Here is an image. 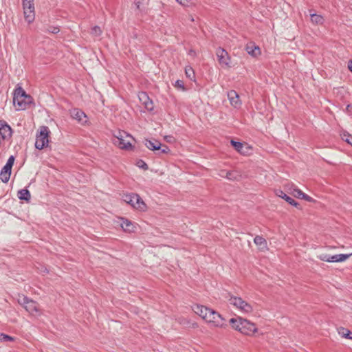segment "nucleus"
<instances>
[{
  "mask_svg": "<svg viewBox=\"0 0 352 352\" xmlns=\"http://www.w3.org/2000/svg\"><path fill=\"white\" fill-rule=\"evenodd\" d=\"M13 102L17 110H23L32 102V98L19 87L14 90Z\"/></svg>",
  "mask_w": 352,
  "mask_h": 352,
  "instance_id": "nucleus-1",
  "label": "nucleus"
},
{
  "mask_svg": "<svg viewBox=\"0 0 352 352\" xmlns=\"http://www.w3.org/2000/svg\"><path fill=\"white\" fill-rule=\"evenodd\" d=\"M230 305L243 313H250L252 311V307L241 297L233 296L230 294L226 297Z\"/></svg>",
  "mask_w": 352,
  "mask_h": 352,
  "instance_id": "nucleus-2",
  "label": "nucleus"
},
{
  "mask_svg": "<svg viewBox=\"0 0 352 352\" xmlns=\"http://www.w3.org/2000/svg\"><path fill=\"white\" fill-rule=\"evenodd\" d=\"M114 144L119 148L124 150H130L132 148V144L128 138L134 140L133 138L128 133L124 131H119L115 135Z\"/></svg>",
  "mask_w": 352,
  "mask_h": 352,
  "instance_id": "nucleus-3",
  "label": "nucleus"
},
{
  "mask_svg": "<svg viewBox=\"0 0 352 352\" xmlns=\"http://www.w3.org/2000/svg\"><path fill=\"white\" fill-rule=\"evenodd\" d=\"M50 130L47 126H42L36 136L35 147L41 150L48 146Z\"/></svg>",
  "mask_w": 352,
  "mask_h": 352,
  "instance_id": "nucleus-4",
  "label": "nucleus"
},
{
  "mask_svg": "<svg viewBox=\"0 0 352 352\" xmlns=\"http://www.w3.org/2000/svg\"><path fill=\"white\" fill-rule=\"evenodd\" d=\"M122 199L124 202L135 209L142 211L146 209V204L138 194L131 193L124 195Z\"/></svg>",
  "mask_w": 352,
  "mask_h": 352,
  "instance_id": "nucleus-5",
  "label": "nucleus"
},
{
  "mask_svg": "<svg viewBox=\"0 0 352 352\" xmlns=\"http://www.w3.org/2000/svg\"><path fill=\"white\" fill-rule=\"evenodd\" d=\"M17 300L30 314L34 315L39 314L38 305L36 301L30 299L24 295L19 296Z\"/></svg>",
  "mask_w": 352,
  "mask_h": 352,
  "instance_id": "nucleus-6",
  "label": "nucleus"
},
{
  "mask_svg": "<svg viewBox=\"0 0 352 352\" xmlns=\"http://www.w3.org/2000/svg\"><path fill=\"white\" fill-rule=\"evenodd\" d=\"M206 322L211 323L216 327H222L225 325V319L221 314L213 309L208 314Z\"/></svg>",
  "mask_w": 352,
  "mask_h": 352,
  "instance_id": "nucleus-7",
  "label": "nucleus"
},
{
  "mask_svg": "<svg viewBox=\"0 0 352 352\" xmlns=\"http://www.w3.org/2000/svg\"><path fill=\"white\" fill-rule=\"evenodd\" d=\"M240 327V332L248 336L252 335L257 331V327L254 323L243 318Z\"/></svg>",
  "mask_w": 352,
  "mask_h": 352,
  "instance_id": "nucleus-8",
  "label": "nucleus"
},
{
  "mask_svg": "<svg viewBox=\"0 0 352 352\" xmlns=\"http://www.w3.org/2000/svg\"><path fill=\"white\" fill-rule=\"evenodd\" d=\"M216 55L219 64L222 67H230V57L223 48L219 47L217 49Z\"/></svg>",
  "mask_w": 352,
  "mask_h": 352,
  "instance_id": "nucleus-9",
  "label": "nucleus"
},
{
  "mask_svg": "<svg viewBox=\"0 0 352 352\" xmlns=\"http://www.w3.org/2000/svg\"><path fill=\"white\" fill-rule=\"evenodd\" d=\"M12 130L8 123L3 120H0V138L1 140H8L11 138Z\"/></svg>",
  "mask_w": 352,
  "mask_h": 352,
  "instance_id": "nucleus-10",
  "label": "nucleus"
},
{
  "mask_svg": "<svg viewBox=\"0 0 352 352\" xmlns=\"http://www.w3.org/2000/svg\"><path fill=\"white\" fill-rule=\"evenodd\" d=\"M23 14L25 20L30 24L32 23L35 19L34 4L23 5Z\"/></svg>",
  "mask_w": 352,
  "mask_h": 352,
  "instance_id": "nucleus-11",
  "label": "nucleus"
},
{
  "mask_svg": "<svg viewBox=\"0 0 352 352\" xmlns=\"http://www.w3.org/2000/svg\"><path fill=\"white\" fill-rule=\"evenodd\" d=\"M139 99L144 106L145 109L148 111H152L154 109V105L152 100H151L145 92H142L139 95Z\"/></svg>",
  "mask_w": 352,
  "mask_h": 352,
  "instance_id": "nucleus-12",
  "label": "nucleus"
},
{
  "mask_svg": "<svg viewBox=\"0 0 352 352\" xmlns=\"http://www.w3.org/2000/svg\"><path fill=\"white\" fill-rule=\"evenodd\" d=\"M70 115L72 118L76 120L78 122L83 124L87 122L86 114L79 109H73L70 111Z\"/></svg>",
  "mask_w": 352,
  "mask_h": 352,
  "instance_id": "nucleus-13",
  "label": "nucleus"
},
{
  "mask_svg": "<svg viewBox=\"0 0 352 352\" xmlns=\"http://www.w3.org/2000/svg\"><path fill=\"white\" fill-rule=\"evenodd\" d=\"M120 225L124 231L128 232H133L135 230V224L130 220L121 218Z\"/></svg>",
  "mask_w": 352,
  "mask_h": 352,
  "instance_id": "nucleus-14",
  "label": "nucleus"
},
{
  "mask_svg": "<svg viewBox=\"0 0 352 352\" xmlns=\"http://www.w3.org/2000/svg\"><path fill=\"white\" fill-rule=\"evenodd\" d=\"M228 98L232 106L234 107H238L240 106L241 101L239 100V96L236 91L230 90L228 91Z\"/></svg>",
  "mask_w": 352,
  "mask_h": 352,
  "instance_id": "nucleus-15",
  "label": "nucleus"
},
{
  "mask_svg": "<svg viewBox=\"0 0 352 352\" xmlns=\"http://www.w3.org/2000/svg\"><path fill=\"white\" fill-rule=\"evenodd\" d=\"M245 50L248 54L253 57H257L261 54L259 47L254 43H248L245 46Z\"/></svg>",
  "mask_w": 352,
  "mask_h": 352,
  "instance_id": "nucleus-16",
  "label": "nucleus"
},
{
  "mask_svg": "<svg viewBox=\"0 0 352 352\" xmlns=\"http://www.w3.org/2000/svg\"><path fill=\"white\" fill-rule=\"evenodd\" d=\"M211 310L212 309L201 305H197L194 309L195 312L206 321L207 320V316L210 314Z\"/></svg>",
  "mask_w": 352,
  "mask_h": 352,
  "instance_id": "nucleus-17",
  "label": "nucleus"
},
{
  "mask_svg": "<svg viewBox=\"0 0 352 352\" xmlns=\"http://www.w3.org/2000/svg\"><path fill=\"white\" fill-rule=\"evenodd\" d=\"M12 167L5 165L0 173V178L3 183H7L11 175Z\"/></svg>",
  "mask_w": 352,
  "mask_h": 352,
  "instance_id": "nucleus-18",
  "label": "nucleus"
},
{
  "mask_svg": "<svg viewBox=\"0 0 352 352\" xmlns=\"http://www.w3.org/2000/svg\"><path fill=\"white\" fill-rule=\"evenodd\" d=\"M276 195L284 199L288 204H289L292 206H294L296 208L299 206V204L294 199H292L291 197L286 195L283 190H278L276 191Z\"/></svg>",
  "mask_w": 352,
  "mask_h": 352,
  "instance_id": "nucleus-19",
  "label": "nucleus"
},
{
  "mask_svg": "<svg viewBox=\"0 0 352 352\" xmlns=\"http://www.w3.org/2000/svg\"><path fill=\"white\" fill-rule=\"evenodd\" d=\"M145 146L151 151H160V146H162L161 143L156 140H145Z\"/></svg>",
  "mask_w": 352,
  "mask_h": 352,
  "instance_id": "nucleus-20",
  "label": "nucleus"
},
{
  "mask_svg": "<svg viewBox=\"0 0 352 352\" xmlns=\"http://www.w3.org/2000/svg\"><path fill=\"white\" fill-rule=\"evenodd\" d=\"M254 242L261 250H266L267 248L266 240L261 236H256L254 239Z\"/></svg>",
  "mask_w": 352,
  "mask_h": 352,
  "instance_id": "nucleus-21",
  "label": "nucleus"
},
{
  "mask_svg": "<svg viewBox=\"0 0 352 352\" xmlns=\"http://www.w3.org/2000/svg\"><path fill=\"white\" fill-rule=\"evenodd\" d=\"M352 255V254H339L331 256V263H337V262H342L346 260L349 256Z\"/></svg>",
  "mask_w": 352,
  "mask_h": 352,
  "instance_id": "nucleus-22",
  "label": "nucleus"
},
{
  "mask_svg": "<svg viewBox=\"0 0 352 352\" xmlns=\"http://www.w3.org/2000/svg\"><path fill=\"white\" fill-rule=\"evenodd\" d=\"M243 318L241 317L237 318H232L230 320V324L232 325V327L236 330L240 331L241 329V323H242Z\"/></svg>",
  "mask_w": 352,
  "mask_h": 352,
  "instance_id": "nucleus-23",
  "label": "nucleus"
},
{
  "mask_svg": "<svg viewBox=\"0 0 352 352\" xmlns=\"http://www.w3.org/2000/svg\"><path fill=\"white\" fill-rule=\"evenodd\" d=\"M18 197L21 200L28 201L31 198L30 192L27 189H21L18 192Z\"/></svg>",
  "mask_w": 352,
  "mask_h": 352,
  "instance_id": "nucleus-24",
  "label": "nucleus"
},
{
  "mask_svg": "<svg viewBox=\"0 0 352 352\" xmlns=\"http://www.w3.org/2000/svg\"><path fill=\"white\" fill-rule=\"evenodd\" d=\"M311 21L313 23L315 24H322L324 22V19L322 16L317 14H310Z\"/></svg>",
  "mask_w": 352,
  "mask_h": 352,
  "instance_id": "nucleus-25",
  "label": "nucleus"
},
{
  "mask_svg": "<svg viewBox=\"0 0 352 352\" xmlns=\"http://www.w3.org/2000/svg\"><path fill=\"white\" fill-rule=\"evenodd\" d=\"M338 333L343 338L352 339V336H351V332L345 328H340L338 330Z\"/></svg>",
  "mask_w": 352,
  "mask_h": 352,
  "instance_id": "nucleus-26",
  "label": "nucleus"
},
{
  "mask_svg": "<svg viewBox=\"0 0 352 352\" xmlns=\"http://www.w3.org/2000/svg\"><path fill=\"white\" fill-rule=\"evenodd\" d=\"M185 74H186V77L188 78L189 79H190V80L195 79V72H194L193 69L191 67H190V66L186 67Z\"/></svg>",
  "mask_w": 352,
  "mask_h": 352,
  "instance_id": "nucleus-27",
  "label": "nucleus"
},
{
  "mask_svg": "<svg viewBox=\"0 0 352 352\" xmlns=\"http://www.w3.org/2000/svg\"><path fill=\"white\" fill-rule=\"evenodd\" d=\"M174 87L177 89L182 91H186L187 90V89L184 86V83L183 80H177L174 84Z\"/></svg>",
  "mask_w": 352,
  "mask_h": 352,
  "instance_id": "nucleus-28",
  "label": "nucleus"
},
{
  "mask_svg": "<svg viewBox=\"0 0 352 352\" xmlns=\"http://www.w3.org/2000/svg\"><path fill=\"white\" fill-rule=\"evenodd\" d=\"M231 144L233 146V147L239 153H242V149L243 148V144L240 142H236L234 140H231L230 142Z\"/></svg>",
  "mask_w": 352,
  "mask_h": 352,
  "instance_id": "nucleus-29",
  "label": "nucleus"
},
{
  "mask_svg": "<svg viewBox=\"0 0 352 352\" xmlns=\"http://www.w3.org/2000/svg\"><path fill=\"white\" fill-rule=\"evenodd\" d=\"M342 139L352 146V135L344 131L341 134Z\"/></svg>",
  "mask_w": 352,
  "mask_h": 352,
  "instance_id": "nucleus-30",
  "label": "nucleus"
},
{
  "mask_svg": "<svg viewBox=\"0 0 352 352\" xmlns=\"http://www.w3.org/2000/svg\"><path fill=\"white\" fill-rule=\"evenodd\" d=\"M292 195L294 196L296 198L298 199H302V195H305V193L300 190V189L295 187L293 190L291 192Z\"/></svg>",
  "mask_w": 352,
  "mask_h": 352,
  "instance_id": "nucleus-31",
  "label": "nucleus"
},
{
  "mask_svg": "<svg viewBox=\"0 0 352 352\" xmlns=\"http://www.w3.org/2000/svg\"><path fill=\"white\" fill-rule=\"evenodd\" d=\"M177 3L183 6H190L195 3V0H176Z\"/></svg>",
  "mask_w": 352,
  "mask_h": 352,
  "instance_id": "nucleus-32",
  "label": "nucleus"
},
{
  "mask_svg": "<svg viewBox=\"0 0 352 352\" xmlns=\"http://www.w3.org/2000/svg\"><path fill=\"white\" fill-rule=\"evenodd\" d=\"M238 175L234 171H227L225 177L229 180H235Z\"/></svg>",
  "mask_w": 352,
  "mask_h": 352,
  "instance_id": "nucleus-33",
  "label": "nucleus"
},
{
  "mask_svg": "<svg viewBox=\"0 0 352 352\" xmlns=\"http://www.w3.org/2000/svg\"><path fill=\"white\" fill-rule=\"evenodd\" d=\"M91 34L94 36H99L102 34V30L99 26H94L91 30Z\"/></svg>",
  "mask_w": 352,
  "mask_h": 352,
  "instance_id": "nucleus-34",
  "label": "nucleus"
},
{
  "mask_svg": "<svg viewBox=\"0 0 352 352\" xmlns=\"http://www.w3.org/2000/svg\"><path fill=\"white\" fill-rule=\"evenodd\" d=\"M13 340H14V338L8 335H6L4 333L0 334V341L1 342H6L13 341Z\"/></svg>",
  "mask_w": 352,
  "mask_h": 352,
  "instance_id": "nucleus-35",
  "label": "nucleus"
},
{
  "mask_svg": "<svg viewBox=\"0 0 352 352\" xmlns=\"http://www.w3.org/2000/svg\"><path fill=\"white\" fill-rule=\"evenodd\" d=\"M46 32L57 34L60 32V29L58 26H50L46 30Z\"/></svg>",
  "mask_w": 352,
  "mask_h": 352,
  "instance_id": "nucleus-36",
  "label": "nucleus"
},
{
  "mask_svg": "<svg viewBox=\"0 0 352 352\" xmlns=\"http://www.w3.org/2000/svg\"><path fill=\"white\" fill-rule=\"evenodd\" d=\"M318 258L322 261L331 262V255L327 254H321L318 256Z\"/></svg>",
  "mask_w": 352,
  "mask_h": 352,
  "instance_id": "nucleus-37",
  "label": "nucleus"
},
{
  "mask_svg": "<svg viewBox=\"0 0 352 352\" xmlns=\"http://www.w3.org/2000/svg\"><path fill=\"white\" fill-rule=\"evenodd\" d=\"M137 165L138 167H140L144 170L148 169V165L142 160H140L139 162H138Z\"/></svg>",
  "mask_w": 352,
  "mask_h": 352,
  "instance_id": "nucleus-38",
  "label": "nucleus"
},
{
  "mask_svg": "<svg viewBox=\"0 0 352 352\" xmlns=\"http://www.w3.org/2000/svg\"><path fill=\"white\" fill-rule=\"evenodd\" d=\"M14 157L13 155H11L7 162H6V165L10 166V167H12L13 164H14Z\"/></svg>",
  "mask_w": 352,
  "mask_h": 352,
  "instance_id": "nucleus-39",
  "label": "nucleus"
},
{
  "mask_svg": "<svg viewBox=\"0 0 352 352\" xmlns=\"http://www.w3.org/2000/svg\"><path fill=\"white\" fill-rule=\"evenodd\" d=\"M158 151L160 153H168L170 149L167 146H163L162 148L160 147V150Z\"/></svg>",
  "mask_w": 352,
  "mask_h": 352,
  "instance_id": "nucleus-40",
  "label": "nucleus"
},
{
  "mask_svg": "<svg viewBox=\"0 0 352 352\" xmlns=\"http://www.w3.org/2000/svg\"><path fill=\"white\" fill-rule=\"evenodd\" d=\"M302 199L306 200V201H307L309 202L314 201V199L312 197H311L310 196L307 195L305 193L304 195H302Z\"/></svg>",
  "mask_w": 352,
  "mask_h": 352,
  "instance_id": "nucleus-41",
  "label": "nucleus"
},
{
  "mask_svg": "<svg viewBox=\"0 0 352 352\" xmlns=\"http://www.w3.org/2000/svg\"><path fill=\"white\" fill-rule=\"evenodd\" d=\"M226 175V170H221L219 173V175L221 177H225Z\"/></svg>",
  "mask_w": 352,
  "mask_h": 352,
  "instance_id": "nucleus-42",
  "label": "nucleus"
},
{
  "mask_svg": "<svg viewBox=\"0 0 352 352\" xmlns=\"http://www.w3.org/2000/svg\"><path fill=\"white\" fill-rule=\"evenodd\" d=\"M23 5H28V4H32L33 3V0H22Z\"/></svg>",
  "mask_w": 352,
  "mask_h": 352,
  "instance_id": "nucleus-43",
  "label": "nucleus"
},
{
  "mask_svg": "<svg viewBox=\"0 0 352 352\" xmlns=\"http://www.w3.org/2000/svg\"><path fill=\"white\" fill-rule=\"evenodd\" d=\"M349 69L352 72V60H350L348 65Z\"/></svg>",
  "mask_w": 352,
  "mask_h": 352,
  "instance_id": "nucleus-44",
  "label": "nucleus"
},
{
  "mask_svg": "<svg viewBox=\"0 0 352 352\" xmlns=\"http://www.w3.org/2000/svg\"><path fill=\"white\" fill-rule=\"evenodd\" d=\"M172 138H173V137H172V136H166V140H167L168 142H170V139H172Z\"/></svg>",
  "mask_w": 352,
  "mask_h": 352,
  "instance_id": "nucleus-45",
  "label": "nucleus"
},
{
  "mask_svg": "<svg viewBox=\"0 0 352 352\" xmlns=\"http://www.w3.org/2000/svg\"><path fill=\"white\" fill-rule=\"evenodd\" d=\"M137 8H139L140 6V2H137L136 3Z\"/></svg>",
  "mask_w": 352,
  "mask_h": 352,
  "instance_id": "nucleus-46",
  "label": "nucleus"
},
{
  "mask_svg": "<svg viewBox=\"0 0 352 352\" xmlns=\"http://www.w3.org/2000/svg\"><path fill=\"white\" fill-rule=\"evenodd\" d=\"M190 21H194L193 17H192V16L190 17Z\"/></svg>",
  "mask_w": 352,
  "mask_h": 352,
  "instance_id": "nucleus-47",
  "label": "nucleus"
},
{
  "mask_svg": "<svg viewBox=\"0 0 352 352\" xmlns=\"http://www.w3.org/2000/svg\"><path fill=\"white\" fill-rule=\"evenodd\" d=\"M292 187H294L292 189H294L296 186H294V185H292ZM290 190L292 191L293 190H292V188H290Z\"/></svg>",
  "mask_w": 352,
  "mask_h": 352,
  "instance_id": "nucleus-48",
  "label": "nucleus"
}]
</instances>
